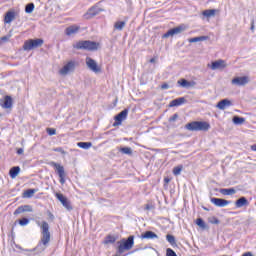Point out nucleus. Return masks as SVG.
I'll return each mask as SVG.
<instances>
[{"mask_svg":"<svg viewBox=\"0 0 256 256\" xmlns=\"http://www.w3.org/2000/svg\"><path fill=\"white\" fill-rule=\"evenodd\" d=\"M118 151L122 153V155H133V150L131 147H121L118 149Z\"/></svg>","mask_w":256,"mask_h":256,"instance_id":"obj_29","label":"nucleus"},{"mask_svg":"<svg viewBox=\"0 0 256 256\" xmlns=\"http://www.w3.org/2000/svg\"><path fill=\"white\" fill-rule=\"evenodd\" d=\"M54 151L56 153H61L62 155H67V152H65V150L62 147L54 148Z\"/></svg>","mask_w":256,"mask_h":256,"instance_id":"obj_45","label":"nucleus"},{"mask_svg":"<svg viewBox=\"0 0 256 256\" xmlns=\"http://www.w3.org/2000/svg\"><path fill=\"white\" fill-rule=\"evenodd\" d=\"M242 256H253V253H251V252H246V253H244Z\"/></svg>","mask_w":256,"mask_h":256,"instance_id":"obj_53","label":"nucleus"},{"mask_svg":"<svg viewBox=\"0 0 256 256\" xmlns=\"http://www.w3.org/2000/svg\"><path fill=\"white\" fill-rule=\"evenodd\" d=\"M38 227L41 229V239L37 246L34 248V251L38 253H43L47 247H49V243H51V232H49V223L47 221L37 222Z\"/></svg>","mask_w":256,"mask_h":256,"instance_id":"obj_1","label":"nucleus"},{"mask_svg":"<svg viewBox=\"0 0 256 256\" xmlns=\"http://www.w3.org/2000/svg\"><path fill=\"white\" fill-rule=\"evenodd\" d=\"M188 131H209L211 124L206 121H193L185 125Z\"/></svg>","mask_w":256,"mask_h":256,"instance_id":"obj_3","label":"nucleus"},{"mask_svg":"<svg viewBox=\"0 0 256 256\" xmlns=\"http://www.w3.org/2000/svg\"><path fill=\"white\" fill-rule=\"evenodd\" d=\"M249 205V200L245 196L240 197L238 200L235 202V206L237 209H241V207H247Z\"/></svg>","mask_w":256,"mask_h":256,"instance_id":"obj_18","label":"nucleus"},{"mask_svg":"<svg viewBox=\"0 0 256 256\" xmlns=\"http://www.w3.org/2000/svg\"><path fill=\"white\" fill-rule=\"evenodd\" d=\"M185 29H186L185 25L181 24L178 27L172 28V31L174 35H179V33H183Z\"/></svg>","mask_w":256,"mask_h":256,"instance_id":"obj_31","label":"nucleus"},{"mask_svg":"<svg viewBox=\"0 0 256 256\" xmlns=\"http://www.w3.org/2000/svg\"><path fill=\"white\" fill-rule=\"evenodd\" d=\"M181 171H183V165H179L173 168V175H175L176 177L178 175H181Z\"/></svg>","mask_w":256,"mask_h":256,"instance_id":"obj_35","label":"nucleus"},{"mask_svg":"<svg viewBox=\"0 0 256 256\" xmlns=\"http://www.w3.org/2000/svg\"><path fill=\"white\" fill-rule=\"evenodd\" d=\"M46 133H48L50 136L57 135V130L55 128H47Z\"/></svg>","mask_w":256,"mask_h":256,"instance_id":"obj_42","label":"nucleus"},{"mask_svg":"<svg viewBox=\"0 0 256 256\" xmlns=\"http://www.w3.org/2000/svg\"><path fill=\"white\" fill-rule=\"evenodd\" d=\"M48 217L49 219H51V221H53V219H55V215H53V213L48 211Z\"/></svg>","mask_w":256,"mask_h":256,"instance_id":"obj_50","label":"nucleus"},{"mask_svg":"<svg viewBox=\"0 0 256 256\" xmlns=\"http://www.w3.org/2000/svg\"><path fill=\"white\" fill-rule=\"evenodd\" d=\"M21 213H25V210L22 206H19L15 211H14V215H21Z\"/></svg>","mask_w":256,"mask_h":256,"instance_id":"obj_43","label":"nucleus"},{"mask_svg":"<svg viewBox=\"0 0 256 256\" xmlns=\"http://www.w3.org/2000/svg\"><path fill=\"white\" fill-rule=\"evenodd\" d=\"M196 225H198V227L201 229H207V224H205V221L202 218H198L196 220Z\"/></svg>","mask_w":256,"mask_h":256,"instance_id":"obj_36","label":"nucleus"},{"mask_svg":"<svg viewBox=\"0 0 256 256\" xmlns=\"http://www.w3.org/2000/svg\"><path fill=\"white\" fill-rule=\"evenodd\" d=\"M227 64H225V60L214 61L211 64L212 71H217V69H225Z\"/></svg>","mask_w":256,"mask_h":256,"instance_id":"obj_15","label":"nucleus"},{"mask_svg":"<svg viewBox=\"0 0 256 256\" xmlns=\"http://www.w3.org/2000/svg\"><path fill=\"white\" fill-rule=\"evenodd\" d=\"M37 189H27L23 192L22 197L24 199H31V197H33V195H35V193H37Z\"/></svg>","mask_w":256,"mask_h":256,"instance_id":"obj_23","label":"nucleus"},{"mask_svg":"<svg viewBox=\"0 0 256 256\" xmlns=\"http://www.w3.org/2000/svg\"><path fill=\"white\" fill-rule=\"evenodd\" d=\"M77 145L80 149H91L93 147V143L91 142H78Z\"/></svg>","mask_w":256,"mask_h":256,"instance_id":"obj_34","label":"nucleus"},{"mask_svg":"<svg viewBox=\"0 0 256 256\" xmlns=\"http://www.w3.org/2000/svg\"><path fill=\"white\" fill-rule=\"evenodd\" d=\"M251 31L255 30V19H251V27H250Z\"/></svg>","mask_w":256,"mask_h":256,"instance_id":"obj_47","label":"nucleus"},{"mask_svg":"<svg viewBox=\"0 0 256 256\" xmlns=\"http://www.w3.org/2000/svg\"><path fill=\"white\" fill-rule=\"evenodd\" d=\"M166 240L172 247H177V240L175 239V236L168 234L166 235Z\"/></svg>","mask_w":256,"mask_h":256,"instance_id":"obj_30","label":"nucleus"},{"mask_svg":"<svg viewBox=\"0 0 256 256\" xmlns=\"http://www.w3.org/2000/svg\"><path fill=\"white\" fill-rule=\"evenodd\" d=\"M86 65L90 71H93V73H101V67L97 65V62L93 58L87 57Z\"/></svg>","mask_w":256,"mask_h":256,"instance_id":"obj_10","label":"nucleus"},{"mask_svg":"<svg viewBox=\"0 0 256 256\" xmlns=\"http://www.w3.org/2000/svg\"><path fill=\"white\" fill-rule=\"evenodd\" d=\"M55 197L58 199V201H60L63 207L67 209V211H73V205H71V201L65 197V195L62 193H56Z\"/></svg>","mask_w":256,"mask_h":256,"instance_id":"obj_8","label":"nucleus"},{"mask_svg":"<svg viewBox=\"0 0 256 256\" xmlns=\"http://www.w3.org/2000/svg\"><path fill=\"white\" fill-rule=\"evenodd\" d=\"M103 11V9L99 8V6L91 7L84 15V19H93V17L99 15Z\"/></svg>","mask_w":256,"mask_h":256,"instance_id":"obj_12","label":"nucleus"},{"mask_svg":"<svg viewBox=\"0 0 256 256\" xmlns=\"http://www.w3.org/2000/svg\"><path fill=\"white\" fill-rule=\"evenodd\" d=\"M177 83L178 85H180V87H183L184 89H190V87H195V85H197V82L187 81V79L185 78L178 80Z\"/></svg>","mask_w":256,"mask_h":256,"instance_id":"obj_14","label":"nucleus"},{"mask_svg":"<svg viewBox=\"0 0 256 256\" xmlns=\"http://www.w3.org/2000/svg\"><path fill=\"white\" fill-rule=\"evenodd\" d=\"M79 63L75 60L68 61L59 71L60 75H69V73H73Z\"/></svg>","mask_w":256,"mask_h":256,"instance_id":"obj_6","label":"nucleus"},{"mask_svg":"<svg viewBox=\"0 0 256 256\" xmlns=\"http://www.w3.org/2000/svg\"><path fill=\"white\" fill-rule=\"evenodd\" d=\"M35 9V4L33 3H28L26 6H25V13H31L32 11H34Z\"/></svg>","mask_w":256,"mask_h":256,"instance_id":"obj_37","label":"nucleus"},{"mask_svg":"<svg viewBox=\"0 0 256 256\" xmlns=\"http://www.w3.org/2000/svg\"><path fill=\"white\" fill-rule=\"evenodd\" d=\"M15 19V11H8L4 16V23L9 24Z\"/></svg>","mask_w":256,"mask_h":256,"instance_id":"obj_22","label":"nucleus"},{"mask_svg":"<svg viewBox=\"0 0 256 256\" xmlns=\"http://www.w3.org/2000/svg\"><path fill=\"white\" fill-rule=\"evenodd\" d=\"M115 241H117V237L113 236V235H107L104 239V245H113V243H115Z\"/></svg>","mask_w":256,"mask_h":256,"instance_id":"obj_26","label":"nucleus"},{"mask_svg":"<svg viewBox=\"0 0 256 256\" xmlns=\"http://www.w3.org/2000/svg\"><path fill=\"white\" fill-rule=\"evenodd\" d=\"M215 13H217V10H215V9H207V10H204L202 12V15L204 17H207V19H209L211 17H215Z\"/></svg>","mask_w":256,"mask_h":256,"instance_id":"obj_27","label":"nucleus"},{"mask_svg":"<svg viewBox=\"0 0 256 256\" xmlns=\"http://www.w3.org/2000/svg\"><path fill=\"white\" fill-rule=\"evenodd\" d=\"M249 81V76L234 77L231 84L236 85L237 87H245Z\"/></svg>","mask_w":256,"mask_h":256,"instance_id":"obj_11","label":"nucleus"},{"mask_svg":"<svg viewBox=\"0 0 256 256\" xmlns=\"http://www.w3.org/2000/svg\"><path fill=\"white\" fill-rule=\"evenodd\" d=\"M127 115H129V110L124 109L120 113H118L115 117L114 120L115 122L113 123V127H119L127 119Z\"/></svg>","mask_w":256,"mask_h":256,"instance_id":"obj_9","label":"nucleus"},{"mask_svg":"<svg viewBox=\"0 0 256 256\" xmlns=\"http://www.w3.org/2000/svg\"><path fill=\"white\" fill-rule=\"evenodd\" d=\"M74 49H82L84 51H97L99 43L91 40H82L73 45Z\"/></svg>","mask_w":256,"mask_h":256,"instance_id":"obj_4","label":"nucleus"},{"mask_svg":"<svg viewBox=\"0 0 256 256\" xmlns=\"http://www.w3.org/2000/svg\"><path fill=\"white\" fill-rule=\"evenodd\" d=\"M2 107L4 109H11V107H13V98H11V96H5Z\"/></svg>","mask_w":256,"mask_h":256,"instance_id":"obj_21","label":"nucleus"},{"mask_svg":"<svg viewBox=\"0 0 256 256\" xmlns=\"http://www.w3.org/2000/svg\"><path fill=\"white\" fill-rule=\"evenodd\" d=\"M161 89H169V84L167 83L162 84Z\"/></svg>","mask_w":256,"mask_h":256,"instance_id":"obj_51","label":"nucleus"},{"mask_svg":"<svg viewBox=\"0 0 256 256\" xmlns=\"http://www.w3.org/2000/svg\"><path fill=\"white\" fill-rule=\"evenodd\" d=\"M231 105H233V103L231 102V100L229 99H223L221 101L218 102V104L216 105V107L218 109H220L221 111H225V109H227V107H231Z\"/></svg>","mask_w":256,"mask_h":256,"instance_id":"obj_16","label":"nucleus"},{"mask_svg":"<svg viewBox=\"0 0 256 256\" xmlns=\"http://www.w3.org/2000/svg\"><path fill=\"white\" fill-rule=\"evenodd\" d=\"M0 41H3L4 43L9 41V36H3L0 38Z\"/></svg>","mask_w":256,"mask_h":256,"instance_id":"obj_48","label":"nucleus"},{"mask_svg":"<svg viewBox=\"0 0 256 256\" xmlns=\"http://www.w3.org/2000/svg\"><path fill=\"white\" fill-rule=\"evenodd\" d=\"M220 193L222 195H235L237 190H235V188H222L220 189Z\"/></svg>","mask_w":256,"mask_h":256,"instance_id":"obj_25","label":"nucleus"},{"mask_svg":"<svg viewBox=\"0 0 256 256\" xmlns=\"http://www.w3.org/2000/svg\"><path fill=\"white\" fill-rule=\"evenodd\" d=\"M173 35V29H170L163 35V39H169V37H173Z\"/></svg>","mask_w":256,"mask_h":256,"instance_id":"obj_40","label":"nucleus"},{"mask_svg":"<svg viewBox=\"0 0 256 256\" xmlns=\"http://www.w3.org/2000/svg\"><path fill=\"white\" fill-rule=\"evenodd\" d=\"M179 119V114L175 113L173 116H171L168 121L169 123H175Z\"/></svg>","mask_w":256,"mask_h":256,"instance_id":"obj_41","label":"nucleus"},{"mask_svg":"<svg viewBox=\"0 0 256 256\" xmlns=\"http://www.w3.org/2000/svg\"><path fill=\"white\" fill-rule=\"evenodd\" d=\"M43 43H44V40L41 38L26 40L23 44V50L24 51H33V49L42 47Z\"/></svg>","mask_w":256,"mask_h":256,"instance_id":"obj_5","label":"nucleus"},{"mask_svg":"<svg viewBox=\"0 0 256 256\" xmlns=\"http://www.w3.org/2000/svg\"><path fill=\"white\" fill-rule=\"evenodd\" d=\"M24 213H33V207L31 205H22Z\"/></svg>","mask_w":256,"mask_h":256,"instance_id":"obj_39","label":"nucleus"},{"mask_svg":"<svg viewBox=\"0 0 256 256\" xmlns=\"http://www.w3.org/2000/svg\"><path fill=\"white\" fill-rule=\"evenodd\" d=\"M50 167H54L55 171L57 172V175L60 178L61 185H64L65 183V167H63L61 164L51 161L49 162Z\"/></svg>","mask_w":256,"mask_h":256,"instance_id":"obj_7","label":"nucleus"},{"mask_svg":"<svg viewBox=\"0 0 256 256\" xmlns=\"http://www.w3.org/2000/svg\"><path fill=\"white\" fill-rule=\"evenodd\" d=\"M232 121H233L234 125H243V123H245V118H243L241 116H234L232 118Z\"/></svg>","mask_w":256,"mask_h":256,"instance_id":"obj_32","label":"nucleus"},{"mask_svg":"<svg viewBox=\"0 0 256 256\" xmlns=\"http://www.w3.org/2000/svg\"><path fill=\"white\" fill-rule=\"evenodd\" d=\"M125 25H127L125 21H117L114 24V29H116V31H123V29H125Z\"/></svg>","mask_w":256,"mask_h":256,"instance_id":"obj_28","label":"nucleus"},{"mask_svg":"<svg viewBox=\"0 0 256 256\" xmlns=\"http://www.w3.org/2000/svg\"><path fill=\"white\" fill-rule=\"evenodd\" d=\"M150 63H155V58H151Z\"/></svg>","mask_w":256,"mask_h":256,"instance_id":"obj_55","label":"nucleus"},{"mask_svg":"<svg viewBox=\"0 0 256 256\" xmlns=\"http://www.w3.org/2000/svg\"><path fill=\"white\" fill-rule=\"evenodd\" d=\"M210 201L213 203V205H215V207H227V205H231V201L222 198L213 197L210 199Z\"/></svg>","mask_w":256,"mask_h":256,"instance_id":"obj_13","label":"nucleus"},{"mask_svg":"<svg viewBox=\"0 0 256 256\" xmlns=\"http://www.w3.org/2000/svg\"><path fill=\"white\" fill-rule=\"evenodd\" d=\"M23 153H24L23 148H19V149L17 150V155H23Z\"/></svg>","mask_w":256,"mask_h":256,"instance_id":"obj_52","label":"nucleus"},{"mask_svg":"<svg viewBox=\"0 0 256 256\" xmlns=\"http://www.w3.org/2000/svg\"><path fill=\"white\" fill-rule=\"evenodd\" d=\"M117 244V253L122 255V253H125V251H130V249H133V245H135V236L130 235L127 239L118 241Z\"/></svg>","mask_w":256,"mask_h":256,"instance_id":"obj_2","label":"nucleus"},{"mask_svg":"<svg viewBox=\"0 0 256 256\" xmlns=\"http://www.w3.org/2000/svg\"><path fill=\"white\" fill-rule=\"evenodd\" d=\"M18 223L21 227H25V225H29V218L19 219Z\"/></svg>","mask_w":256,"mask_h":256,"instance_id":"obj_38","label":"nucleus"},{"mask_svg":"<svg viewBox=\"0 0 256 256\" xmlns=\"http://www.w3.org/2000/svg\"><path fill=\"white\" fill-rule=\"evenodd\" d=\"M164 181H165V183H169L170 180H169V178H165Z\"/></svg>","mask_w":256,"mask_h":256,"instance_id":"obj_56","label":"nucleus"},{"mask_svg":"<svg viewBox=\"0 0 256 256\" xmlns=\"http://www.w3.org/2000/svg\"><path fill=\"white\" fill-rule=\"evenodd\" d=\"M204 211H209V209H207V208H204Z\"/></svg>","mask_w":256,"mask_h":256,"instance_id":"obj_57","label":"nucleus"},{"mask_svg":"<svg viewBox=\"0 0 256 256\" xmlns=\"http://www.w3.org/2000/svg\"><path fill=\"white\" fill-rule=\"evenodd\" d=\"M251 150H252V151H256V144H254V145L251 146Z\"/></svg>","mask_w":256,"mask_h":256,"instance_id":"obj_54","label":"nucleus"},{"mask_svg":"<svg viewBox=\"0 0 256 256\" xmlns=\"http://www.w3.org/2000/svg\"><path fill=\"white\" fill-rule=\"evenodd\" d=\"M210 223H211L212 225H219L220 221H219V219H218L217 217H212V218L210 219Z\"/></svg>","mask_w":256,"mask_h":256,"instance_id":"obj_46","label":"nucleus"},{"mask_svg":"<svg viewBox=\"0 0 256 256\" xmlns=\"http://www.w3.org/2000/svg\"><path fill=\"white\" fill-rule=\"evenodd\" d=\"M184 103H187L185 97L176 98L170 102L169 107H179L184 105Z\"/></svg>","mask_w":256,"mask_h":256,"instance_id":"obj_17","label":"nucleus"},{"mask_svg":"<svg viewBox=\"0 0 256 256\" xmlns=\"http://www.w3.org/2000/svg\"><path fill=\"white\" fill-rule=\"evenodd\" d=\"M207 39H209V36L194 37L189 40V43H199V41H207Z\"/></svg>","mask_w":256,"mask_h":256,"instance_id":"obj_33","label":"nucleus"},{"mask_svg":"<svg viewBox=\"0 0 256 256\" xmlns=\"http://www.w3.org/2000/svg\"><path fill=\"white\" fill-rule=\"evenodd\" d=\"M166 256H177V253H175V250L168 248L166 249Z\"/></svg>","mask_w":256,"mask_h":256,"instance_id":"obj_44","label":"nucleus"},{"mask_svg":"<svg viewBox=\"0 0 256 256\" xmlns=\"http://www.w3.org/2000/svg\"><path fill=\"white\" fill-rule=\"evenodd\" d=\"M141 239H159V236L153 231H146L141 234Z\"/></svg>","mask_w":256,"mask_h":256,"instance_id":"obj_20","label":"nucleus"},{"mask_svg":"<svg viewBox=\"0 0 256 256\" xmlns=\"http://www.w3.org/2000/svg\"><path fill=\"white\" fill-rule=\"evenodd\" d=\"M150 209H153V205L146 204L145 210H146V211H150Z\"/></svg>","mask_w":256,"mask_h":256,"instance_id":"obj_49","label":"nucleus"},{"mask_svg":"<svg viewBox=\"0 0 256 256\" xmlns=\"http://www.w3.org/2000/svg\"><path fill=\"white\" fill-rule=\"evenodd\" d=\"M79 29H80L79 26H75V25L69 26L65 29V34L68 37H71V35H75V33H78Z\"/></svg>","mask_w":256,"mask_h":256,"instance_id":"obj_19","label":"nucleus"},{"mask_svg":"<svg viewBox=\"0 0 256 256\" xmlns=\"http://www.w3.org/2000/svg\"><path fill=\"white\" fill-rule=\"evenodd\" d=\"M20 172H21V168L19 166H14L10 169L9 175L11 179H15V177H17V175H19Z\"/></svg>","mask_w":256,"mask_h":256,"instance_id":"obj_24","label":"nucleus"}]
</instances>
